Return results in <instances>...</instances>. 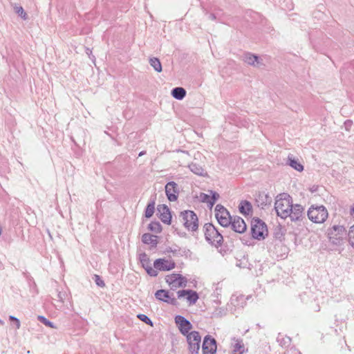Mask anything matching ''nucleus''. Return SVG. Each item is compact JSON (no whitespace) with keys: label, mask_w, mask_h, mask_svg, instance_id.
Here are the masks:
<instances>
[{"label":"nucleus","mask_w":354,"mask_h":354,"mask_svg":"<svg viewBox=\"0 0 354 354\" xmlns=\"http://www.w3.org/2000/svg\"><path fill=\"white\" fill-rule=\"evenodd\" d=\"M277 342L281 346H286L290 344V339L288 337L279 335L277 337Z\"/></svg>","instance_id":"obj_31"},{"label":"nucleus","mask_w":354,"mask_h":354,"mask_svg":"<svg viewBox=\"0 0 354 354\" xmlns=\"http://www.w3.org/2000/svg\"><path fill=\"white\" fill-rule=\"evenodd\" d=\"M178 298H182L187 296V300L189 304H194L198 299V295L196 292L192 290H183L177 292Z\"/></svg>","instance_id":"obj_16"},{"label":"nucleus","mask_w":354,"mask_h":354,"mask_svg":"<svg viewBox=\"0 0 354 354\" xmlns=\"http://www.w3.org/2000/svg\"><path fill=\"white\" fill-rule=\"evenodd\" d=\"M65 296H66L65 292H59V293L57 294V297L59 298V300L61 302H64V301L65 299Z\"/></svg>","instance_id":"obj_39"},{"label":"nucleus","mask_w":354,"mask_h":354,"mask_svg":"<svg viewBox=\"0 0 354 354\" xmlns=\"http://www.w3.org/2000/svg\"><path fill=\"white\" fill-rule=\"evenodd\" d=\"M145 153H146V152H145V151H142L140 152V153H139V155H138V156H143L144 154H145Z\"/></svg>","instance_id":"obj_44"},{"label":"nucleus","mask_w":354,"mask_h":354,"mask_svg":"<svg viewBox=\"0 0 354 354\" xmlns=\"http://www.w3.org/2000/svg\"><path fill=\"white\" fill-rule=\"evenodd\" d=\"M200 198L202 202L206 203L212 208L216 201L219 198V194L212 190H209L208 194L201 193Z\"/></svg>","instance_id":"obj_14"},{"label":"nucleus","mask_w":354,"mask_h":354,"mask_svg":"<svg viewBox=\"0 0 354 354\" xmlns=\"http://www.w3.org/2000/svg\"><path fill=\"white\" fill-rule=\"evenodd\" d=\"M149 229L151 231L155 232L156 233H159L161 232L162 227L159 222H151L149 225Z\"/></svg>","instance_id":"obj_30"},{"label":"nucleus","mask_w":354,"mask_h":354,"mask_svg":"<svg viewBox=\"0 0 354 354\" xmlns=\"http://www.w3.org/2000/svg\"><path fill=\"white\" fill-rule=\"evenodd\" d=\"M15 12L23 19H27V15L24 12V8L21 6H16L15 8Z\"/></svg>","instance_id":"obj_35"},{"label":"nucleus","mask_w":354,"mask_h":354,"mask_svg":"<svg viewBox=\"0 0 354 354\" xmlns=\"http://www.w3.org/2000/svg\"><path fill=\"white\" fill-rule=\"evenodd\" d=\"M243 61L249 65L253 66H259V57L251 53H245L243 55Z\"/></svg>","instance_id":"obj_21"},{"label":"nucleus","mask_w":354,"mask_h":354,"mask_svg":"<svg viewBox=\"0 0 354 354\" xmlns=\"http://www.w3.org/2000/svg\"><path fill=\"white\" fill-rule=\"evenodd\" d=\"M158 212L160 214V220L166 224H170L171 216L168 207L165 205H158Z\"/></svg>","instance_id":"obj_19"},{"label":"nucleus","mask_w":354,"mask_h":354,"mask_svg":"<svg viewBox=\"0 0 354 354\" xmlns=\"http://www.w3.org/2000/svg\"><path fill=\"white\" fill-rule=\"evenodd\" d=\"M307 216L315 223H324L328 216L327 209L324 205H312L308 212Z\"/></svg>","instance_id":"obj_3"},{"label":"nucleus","mask_w":354,"mask_h":354,"mask_svg":"<svg viewBox=\"0 0 354 354\" xmlns=\"http://www.w3.org/2000/svg\"><path fill=\"white\" fill-rule=\"evenodd\" d=\"M271 201V198L264 193H259L256 198V203L261 209H264L270 204Z\"/></svg>","instance_id":"obj_20"},{"label":"nucleus","mask_w":354,"mask_h":354,"mask_svg":"<svg viewBox=\"0 0 354 354\" xmlns=\"http://www.w3.org/2000/svg\"><path fill=\"white\" fill-rule=\"evenodd\" d=\"M267 227L261 220L253 219L251 223V233L254 239L260 240L265 238Z\"/></svg>","instance_id":"obj_6"},{"label":"nucleus","mask_w":354,"mask_h":354,"mask_svg":"<svg viewBox=\"0 0 354 354\" xmlns=\"http://www.w3.org/2000/svg\"><path fill=\"white\" fill-rule=\"evenodd\" d=\"M274 209L278 216L283 219L290 217L292 221L300 220L304 214V207L299 204L293 205L292 197L286 193L277 196Z\"/></svg>","instance_id":"obj_1"},{"label":"nucleus","mask_w":354,"mask_h":354,"mask_svg":"<svg viewBox=\"0 0 354 354\" xmlns=\"http://www.w3.org/2000/svg\"><path fill=\"white\" fill-rule=\"evenodd\" d=\"M188 167L190 171L196 175L200 176H206L207 175V173L203 167L197 163L192 162L188 165Z\"/></svg>","instance_id":"obj_22"},{"label":"nucleus","mask_w":354,"mask_h":354,"mask_svg":"<svg viewBox=\"0 0 354 354\" xmlns=\"http://www.w3.org/2000/svg\"><path fill=\"white\" fill-rule=\"evenodd\" d=\"M155 297L157 299L167 302L168 304L176 305L177 301L176 298L171 297L169 292L165 290H158L155 293Z\"/></svg>","instance_id":"obj_17"},{"label":"nucleus","mask_w":354,"mask_h":354,"mask_svg":"<svg viewBox=\"0 0 354 354\" xmlns=\"http://www.w3.org/2000/svg\"><path fill=\"white\" fill-rule=\"evenodd\" d=\"M329 241L335 245H342L347 239V231L343 225H334L327 230Z\"/></svg>","instance_id":"obj_2"},{"label":"nucleus","mask_w":354,"mask_h":354,"mask_svg":"<svg viewBox=\"0 0 354 354\" xmlns=\"http://www.w3.org/2000/svg\"><path fill=\"white\" fill-rule=\"evenodd\" d=\"M203 354H215L216 351V340L209 335L205 337L202 344Z\"/></svg>","instance_id":"obj_10"},{"label":"nucleus","mask_w":354,"mask_h":354,"mask_svg":"<svg viewBox=\"0 0 354 354\" xmlns=\"http://www.w3.org/2000/svg\"><path fill=\"white\" fill-rule=\"evenodd\" d=\"M230 225L233 230L238 233H243L247 229L244 220L239 216H233Z\"/></svg>","instance_id":"obj_18"},{"label":"nucleus","mask_w":354,"mask_h":354,"mask_svg":"<svg viewBox=\"0 0 354 354\" xmlns=\"http://www.w3.org/2000/svg\"><path fill=\"white\" fill-rule=\"evenodd\" d=\"M153 267L156 271H169L175 268V263L164 259H158L154 261Z\"/></svg>","instance_id":"obj_13"},{"label":"nucleus","mask_w":354,"mask_h":354,"mask_svg":"<svg viewBox=\"0 0 354 354\" xmlns=\"http://www.w3.org/2000/svg\"><path fill=\"white\" fill-rule=\"evenodd\" d=\"M347 238L351 246L354 248V225L351 227L350 230L347 232Z\"/></svg>","instance_id":"obj_33"},{"label":"nucleus","mask_w":354,"mask_h":354,"mask_svg":"<svg viewBox=\"0 0 354 354\" xmlns=\"http://www.w3.org/2000/svg\"><path fill=\"white\" fill-rule=\"evenodd\" d=\"M150 65L153 68V69L160 73L162 71V65L160 60L156 57H152L149 59Z\"/></svg>","instance_id":"obj_29"},{"label":"nucleus","mask_w":354,"mask_h":354,"mask_svg":"<svg viewBox=\"0 0 354 354\" xmlns=\"http://www.w3.org/2000/svg\"><path fill=\"white\" fill-rule=\"evenodd\" d=\"M351 124H352V122L351 120H347L345 122V125L346 127H350V126H351Z\"/></svg>","instance_id":"obj_41"},{"label":"nucleus","mask_w":354,"mask_h":354,"mask_svg":"<svg viewBox=\"0 0 354 354\" xmlns=\"http://www.w3.org/2000/svg\"><path fill=\"white\" fill-rule=\"evenodd\" d=\"M94 279L95 283L100 286V287H104L105 286V283L104 281L100 278L99 275L95 274L94 275Z\"/></svg>","instance_id":"obj_36"},{"label":"nucleus","mask_w":354,"mask_h":354,"mask_svg":"<svg viewBox=\"0 0 354 354\" xmlns=\"http://www.w3.org/2000/svg\"><path fill=\"white\" fill-rule=\"evenodd\" d=\"M203 230L205 239L209 243L216 248L221 245L223 237L212 223H205Z\"/></svg>","instance_id":"obj_4"},{"label":"nucleus","mask_w":354,"mask_h":354,"mask_svg":"<svg viewBox=\"0 0 354 354\" xmlns=\"http://www.w3.org/2000/svg\"><path fill=\"white\" fill-rule=\"evenodd\" d=\"M155 210V201L152 200L147 206L145 215L146 218H151Z\"/></svg>","instance_id":"obj_28"},{"label":"nucleus","mask_w":354,"mask_h":354,"mask_svg":"<svg viewBox=\"0 0 354 354\" xmlns=\"http://www.w3.org/2000/svg\"><path fill=\"white\" fill-rule=\"evenodd\" d=\"M138 317L143 322H145V324H149L150 326H152L153 325V323L151 322V320L150 319V318L147 316L146 315H144V314H139L138 315Z\"/></svg>","instance_id":"obj_34"},{"label":"nucleus","mask_w":354,"mask_h":354,"mask_svg":"<svg viewBox=\"0 0 354 354\" xmlns=\"http://www.w3.org/2000/svg\"><path fill=\"white\" fill-rule=\"evenodd\" d=\"M350 212L351 215H354V203L351 205Z\"/></svg>","instance_id":"obj_42"},{"label":"nucleus","mask_w":354,"mask_h":354,"mask_svg":"<svg viewBox=\"0 0 354 354\" xmlns=\"http://www.w3.org/2000/svg\"><path fill=\"white\" fill-rule=\"evenodd\" d=\"M175 322L183 335H186L189 333V331L192 328V325L189 321L181 315H177L175 317Z\"/></svg>","instance_id":"obj_11"},{"label":"nucleus","mask_w":354,"mask_h":354,"mask_svg":"<svg viewBox=\"0 0 354 354\" xmlns=\"http://www.w3.org/2000/svg\"><path fill=\"white\" fill-rule=\"evenodd\" d=\"M234 345L233 346L232 354H243L245 352V346L242 340L234 339Z\"/></svg>","instance_id":"obj_26"},{"label":"nucleus","mask_w":354,"mask_h":354,"mask_svg":"<svg viewBox=\"0 0 354 354\" xmlns=\"http://www.w3.org/2000/svg\"><path fill=\"white\" fill-rule=\"evenodd\" d=\"M240 212L244 215H249L252 213V205L247 201H243L239 205Z\"/></svg>","instance_id":"obj_24"},{"label":"nucleus","mask_w":354,"mask_h":354,"mask_svg":"<svg viewBox=\"0 0 354 354\" xmlns=\"http://www.w3.org/2000/svg\"><path fill=\"white\" fill-rule=\"evenodd\" d=\"M9 319H10V320L13 321V322H15L16 328H17V329H19V328H20V326H21V324H20V322H19V320L17 318H16V317H14V316L10 315V316L9 317Z\"/></svg>","instance_id":"obj_37"},{"label":"nucleus","mask_w":354,"mask_h":354,"mask_svg":"<svg viewBox=\"0 0 354 354\" xmlns=\"http://www.w3.org/2000/svg\"><path fill=\"white\" fill-rule=\"evenodd\" d=\"M139 260L149 275L151 277H156L158 275V271L154 269V267H151L150 260L146 253L140 254Z\"/></svg>","instance_id":"obj_12"},{"label":"nucleus","mask_w":354,"mask_h":354,"mask_svg":"<svg viewBox=\"0 0 354 354\" xmlns=\"http://www.w3.org/2000/svg\"><path fill=\"white\" fill-rule=\"evenodd\" d=\"M216 18V15L214 14V13H209L208 15V19H210V20H215Z\"/></svg>","instance_id":"obj_40"},{"label":"nucleus","mask_w":354,"mask_h":354,"mask_svg":"<svg viewBox=\"0 0 354 354\" xmlns=\"http://www.w3.org/2000/svg\"><path fill=\"white\" fill-rule=\"evenodd\" d=\"M215 216L218 223L223 227H227L230 225L232 216L229 212L221 205H217L215 207Z\"/></svg>","instance_id":"obj_8"},{"label":"nucleus","mask_w":354,"mask_h":354,"mask_svg":"<svg viewBox=\"0 0 354 354\" xmlns=\"http://www.w3.org/2000/svg\"><path fill=\"white\" fill-rule=\"evenodd\" d=\"M313 308L314 311H315V312H318L320 310V308L318 305H317L315 307H314Z\"/></svg>","instance_id":"obj_43"},{"label":"nucleus","mask_w":354,"mask_h":354,"mask_svg":"<svg viewBox=\"0 0 354 354\" xmlns=\"http://www.w3.org/2000/svg\"><path fill=\"white\" fill-rule=\"evenodd\" d=\"M180 218L187 230L194 231L198 228V217L193 211L186 210L181 212Z\"/></svg>","instance_id":"obj_5"},{"label":"nucleus","mask_w":354,"mask_h":354,"mask_svg":"<svg viewBox=\"0 0 354 354\" xmlns=\"http://www.w3.org/2000/svg\"><path fill=\"white\" fill-rule=\"evenodd\" d=\"M285 354H301V353L295 348H290L286 351Z\"/></svg>","instance_id":"obj_38"},{"label":"nucleus","mask_w":354,"mask_h":354,"mask_svg":"<svg viewBox=\"0 0 354 354\" xmlns=\"http://www.w3.org/2000/svg\"><path fill=\"white\" fill-rule=\"evenodd\" d=\"M172 96L176 100H183L186 95V91L182 87H176L171 91Z\"/></svg>","instance_id":"obj_27"},{"label":"nucleus","mask_w":354,"mask_h":354,"mask_svg":"<svg viewBox=\"0 0 354 354\" xmlns=\"http://www.w3.org/2000/svg\"><path fill=\"white\" fill-rule=\"evenodd\" d=\"M288 165L298 171H302L304 170V166L298 160L295 159L292 155L288 156Z\"/></svg>","instance_id":"obj_23"},{"label":"nucleus","mask_w":354,"mask_h":354,"mask_svg":"<svg viewBox=\"0 0 354 354\" xmlns=\"http://www.w3.org/2000/svg\"><path fill=\"white\" fill-rule=\"evenodd\" d=\"M142 241L144 243L156 246L158 243L157 236L149 233H145L142 236Z\"/></svg>","instance_id":"obj_25"},{"label":"nucleus","mask_w":354,"mask_h":354,"mask_svg":"<svg viewBox=\"0 0 354 354\" xmlns=\"http://www.w3.org/2000/svg\"><path fill=\"white\" fill-rule=\"evenodd\" d=\"M188 348L192 354H198L201 342V337L198 331H192L186 335Z\"/></svg>","instance_id":"obj_7"},{"label":"nucleus","mask_w":354,"mask_h":354,"mask_svg":"<svg viewBox=\"0 0 354 354\" xmlns=\"http://www.w3.org/2000/svg\"><path fill=\"white\" fill-rule=\"evenodd\" d=\"M165 280L171 288L174 290L180 287H185L187 283V279L179 274L167 275Z\"/></svg>","instance_id":"obj_9"},{"label":"nucleus","mask_w":354,"mask_h":354,"mask_svg":"<svg viewBox=\"0 0 354 354\" xmlns=\"http://www.w3.org/2000/svg\"><path fill=\"white\" fill-rule=\"evenodd\" d=\"M37 319H38V320H39L41 323H43L46 326H48L52 328H56L53 322H50L45 317H44L42 315L38 316Z\"/></svg>","instance_id":"obj_32"},{"label":"nucleus","mask_w":354,"mask_h":354,"mask_svg":"<svg viewBox=\"0 0 354 354\" xmlns=\"http://www.w3.org/2000/svg\"><path fill=\"white\" fill-rule=\"evenodd\" d=\"M3 324H4V322L1 319H0V324L3 325Z\"/></svg>","instance_id":"obj_45"},{"label":"nucleus","mask_w":354,"mask_h":354,"mask_svg":"<svg viewBox=\"0 0 354 354\" xmlns=\"http://www.w3.org/2000/svg\"><path fill=\"white\" fill-rule=\"evenodd\" d=\"M165 193L169 201H176L178 194V185L174 181L167 183L165 185Z\"/></svg>","instance_id":"obj_15"}]
</instances>
